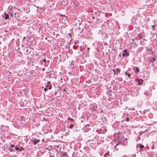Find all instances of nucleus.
<instances>
[{"mask_svg":"<svg viewBox=\"0 0 157 157\" xmlns=\"http://www.w3.org/2000/svg\"><path fill=\"white\" fill-rule=\"evenodd\" d=\"M155 57H154L153 58H150L149 59V61L150 62L153 63L155 60Z\"/></svg>","mask_w":157,"mask_h":157,"instance_id":"10","label":"nucleus"},{"mask_svg":"<svg viewBox=\"0 0 157 157\" xmlns=\"http://www.w3.org/2000/svg\"><path fill=\"white\" fill-rule=\"evenodd\" d=\"M90 108L92 110H96L98 108L97 105L96 103H94L93 104L91 103L90 104Z\"/></svg>","mask_w":157,"mask_h":157,"instance_id":"2","label":"nucleus"},{"mask_svg":"<svg viewBox=\"0 0 157 157\" xmlns=\"http://www.w3.org/2000/svg\"><path fill=\"white\" fill-rule=\"evenodd\" d=\"M46 59L45 58L44 59H43V62L44 63H45L46 62Z\"/></svg>","mask_w":157,"mask_h":157,"instance_id":"33","label":"nucleus"},{"mask_svg":"<svg viewBox=\"0 0 157 157\" xmlns=\"http://www.w3.org/2000/svg\"><path fill=\"white\" fill-rule=\"evenodd\" d=\"M14 147H9L8 148V150L10 152H14L15 151Z\"/></svg>","mask_w":157,"mask_h":157,"instance_id":"14","label":"nucleus"},{"mask_svg":"<svg viewBox=\"0 0 157 157\" xmlns=\"http://www.w3.org/2000/svg\"><path fill=\"white\" fill-rule=\"evenodd\" d=\"M119 144H117L115 145V147H115V148L116 149V148H117V147H117V146L118 145H119Z\"/></svg>","mask_w":157,"mask_h":157,"instance_id":"36","label":"nucleus"},{"mask_svg":"<svg viewBox=\"0 0 157 157\" xmlns=\"http://www.w3.org/2000/svg\"><path fill=\"white\" fill-rule=\"evenodd\" d=\"M75 49H77V48H76V47H75Z\"/></svg>","mask_w":157,"mask_h":157,"instance_id":"50","label":"nucleus"},{"mask_svg":"<svg viewBox=\"0 0 157 157\" xmlns=\"http://www.w3.org/2000/svg\"><path fill=\"white\" fill-rule=\"evenodd\" d=\"M113 71H114V74L116 75V71H115V69L113 70Z\"/></svg>","mask_w":157,"mask_h":157,"instance_id":"35","label":"nucleus"},{"mask_svg":"<svg viewBox=\"0 0 157 157\" xmlns=\"http://www.w3.org/2000/svg\"><path fill=\"white\" fill-rule=\"evenodd\" d=\"M60 80H63V78H60Z\"/></svg>","mask_w":157,"mask_h":157,"instance_id":"46","label":"nucleus"},{"mask_svg":"<svg viewBox=\"0 0 157 157\" xmlns=\"http://www.w3.org/2000/svg\"><path fill=\"white\" fill-rule=\"evenodd\" d=\"M155 25H152V29L153 30H155Z\"/></svg>","mask_w":157,"mask_h":157,"instance_id":"29","label":"nucleus"},{"mask_svg":"<svg viewBox=\"0 0 157 157\" xmlns=\"http://www.w3.org/2000/svg\"><path fill=\"white\" fill-rule=\"evenodd\" d=\"M61 82H63L62 81H61Z\"/></svg>","mask_w":157,"mask_h":157,"instance_id":"52","label":"nucleus"},{"mask_svg":"<svg viewBox=\"0 0 157 157\" xmlns=\"http://www.w3.org/2000/svg\"><path fill=\"white\" fill-rule=\"evenodd\" d=\"M68 120H70L72 121V122L74 123L75 122V120L73 119L70 118V117H69L67 118Z\"/></svg>","mask_w":157,"mask_h":157,"instance_id":"19","label":"nucleus"},{"mask_svg":"<svg viewBox=\"0 0 157 157\" xmlns=\"http://www.w3.org/2000/svg\"><path fill=\"white\" fill-rule=\"evenodd\" d=\"M155 34L156 35V38H157V34H156V33H155Z\"/></svg>","mask_w":157,"mask_h":157,"instance_id":"44","label":"nucleus"},{"mask_svg":"<svg viewBox=\"0 0 157 157\" xmlns=\"http://www.w3.org/2000/svg\"><path fill=\"white\" fill-rule=\"evenodd\" d=\"M22 150H24V149L23 147H21L20 148H19V151H21Z\"/></svg>","mask_w":157,"mask_h":157,"instance_id":"24","label":"nucleus"},{"mask_svg":"<svg viewBox=\"0 0 157 157\" xmlns=\"http://www.w3.org/2000/svg\"><path fill=\"white\" fill-rule=\"evenodd\" d=\"M137 81L138 85L140 86L143 83L144 80L141 79L139 78Z\"/></svg>","mask_w":157,"mask_h":157,"instance_id":"8","label":"nucleus"},{"mask_svg":"<svg viewBox=\"0 0 157 157\" xmlns=\"http://www.w3.org/2000/svg\"><path fill=\"white\" fill-rule=\"evenodd\" d=\"M76 43H77V42H75V44H76Z\"/></svg>","mask_w":157,"mask_h":157,"instance_id":"49","label":"nucleus"},{"mask_svg":"<svg viewBox=\"0 0 157 157\" xmlns=\"http://www.w3.org/2000/svg\"><path fill=\"white\" fill-rule=\"evenodd\" d=\"M14 149L16 150V151H19V147H15V148H14Z\"/></svg>","mask_w":157,"mask_h":157,"instance_id":"25","label":"nucleus"},{"mask_svg":"<svg viewBox=\"0 0 157 157\" xmlns=\"http://www.w3.org/2000/svg\"><path fill=\"white\" fill-rule=\"evenodd\" d=\"M125 120H126V121H129V118L128 117H127Z\"/></svg>","mask_w":157,"mask_h":157,"instance_id":"31","label":"nucleus"},{"mask_svg":"<svg viewBox=\"0 0 157 157\" xmlns=\"http://www.w3.org/2000/svg\"><path fill=\"white\" fill-rule=\"evenodd\" d=\"M133 70H135L136 72H139L140 71L138 67H135L133 69Z\"/></svg>","mask_w":157,"mask_h":157,"instance_id":"12","label":"nucleus"},{"mask_svg":"<svg viewBox=\"0 0 157 157\" xmlns=\"http://www.w3.org/2000/svg\"><path fill=\"white\" fill-rule=\"evenodd\" d=\"M47 89H48L46 88V87H45L44 89V90L46 92L47 91Z\"/></svg>","mask_w":157,"mask_h":157,"instance_id":"32","label":"nucleus"},{"mask_svg":"<svg viewBox=\"0 0 157 157\" xmlns=\"http://www.w3.org/2000/svg\"><path fill=\"white\" fill-rule=\"evenodd\" d=\"M92 18L93 19H95V16H93L92 17Z\"/></svg>","mask_w":157,"mask_h":157,"instance_id":"41","label":"nucleus"},{"mask_svg":"<svg viewBox=\"0 0 157 157\" xmlns=\"http://www.w3.org/2000/svg\"><path fill=\"white\" fill-rule=\"evenodd\" d=\"M136 147L137 148L139 147L140 150L142 151L145 149L144 146L140 144H137Z\"/></svg>","mask_w":157,"mask_h":157,"instance_id":"5","label":"nucleus"},{"mask_svg":"<svg viewBox=\"0 0 157 157\" xmlns=\"http://www.w3.org/2000/svg\"><path fill=\"white\" fill-rule=\"evenodd\" d=\"M47 39V37H46V38H45V39Z\"/></svg>","mask_w":157,"mask_h":157,"instance_id":"51","label":"nucleus"},{"mask_svg":"<svg viewBox=\"0 0 157 157\" xmlns=\"http://www.w3.org/2000/svg\"><path fill=\"white\" fill-rule=\"evenodd\" d=\"M81 123H82L84 121V117L83 116L81 117L80 118H79Z\"/></svg>","mask_w":157,"mask_h":157,"instance_id":"16","label":"nucleus"},{"mask_svg":"<svg viewBox=\"0 0 157 157\" xmlns=\"http://www.w3.org/2000/svg\"><path fill=\"white\" fill-rule=\"evenodd\" d=\"M43 120H46L45 119L44 117L43 118L42 120V121Z\"/></svg>","mask_w":157,"mask_h":157,"instance_id":"38","label":"nucleus"},{"mask_svg":"<svg viewBox=\"0 0 157 157\" xmlns=\"http://www.w3.org/2000/svg\"><path fill=\"white\" fill-rule=\"evenodd\" d=\"M46 157H51V153L49 152L46 155Z\"/></svg>","mask_w":157,"mask_h":157,"instance_id":"20","label":"nucleus"},{"mask_svg":"<svg viewBox=\"0 0 157 157\" xmlns=\"http://www.w3.org/2000/svg\"><path fill=\"white\" fill-rule=\"evenodd\" d=\"M125 56H126V54H125V53H123L122 54V56H123V57H125Z\"/></svg>","mask_w":157,"mask_h":157,"instance_id":"34","label":"nucleus"},{"mask_svg":"<svg viewBox=\"0 0 157 157\" xmlns=\"http://www.w3.org/2000/svg\"><path fill=\"white\" fill-rule=\"evenodd\" d=\"M63 91L64 92H65L66 91V90L65 89H63Z\"/></svg>","mask_w":157,"mask_h":157,"instance_id":"39","label":"nucleus"},{"mask_svg":"<svg viewBox=\"0 0 157 157\" xmlns=\"http://www.w3.org/2000/svg\"><path fill=\"white\" fill-rule=\"evenodd\" d=\"M56 93H57V91H56L54 93V94H55V95H56Z\"/></svg>","mask_w":157,"mask_h":157,"instance_id":"40","label":"nucleus"},{"mask_svg":"<svg viewBox=\"0 0 157 157\" xmlns=\"http://www.w3.org/2000/svg\"><path fill=\"white\" fill-rule=\"evenodd\" d=\"M90 124H87L86 125L83 127V129L85 132H88L90 129Z\"/></svg>","mask_w":157,"mask_h":157,"instance_id":"4","label":"nucleus"},{"mask_svg":"<svg viewBox=\"0 0 157 157\" xmlns=\"http://www.w3.org/2000/svg\"><path fill=\"white\" fill-rule=\"evenodd\" d=\"M77 22H76V24H78L79 25H80L82 22V20L81 18H79L78 19L77 21Z\"/></svg>","mask_w":157,"mask_h":157,"instance_id":"11","label":"nucleus"},{"mask_svg":"<svg viewBox=\"0 0 157 157\" xmlns=\"http://www.w3.org/2000/svg\"><path fill=\"white\" fill-rule=\"evenodd\" d=\"M143 153H142V152H141L140 153V154H139V156L140 157H143V155H142V154Z\"/></svg>","mask_w":157,"mask_h":157,"instance_id":"27","label":"nucleus"},{"mask_svg":"<svg viewBox=\"0 0 157 157\" xmlns=\"http://www.w3.org/2000/svg\"><path fill=\"white\" fill-rule=\"evenodd\" d=\"M101 13V11H98V10L97 11L94 13V15L95 16L97 17L98 16V17H100Z\"/></svg>","mask_w":157,"mask_h":157,"instance_id":"9","label":"nucleus"},{"mask_svg":"<svg viewBox=\"0 0 157 157\" xmlns=\"http://www.w3.org/2000/svg\"><path fill=\"white\" fill-rule=\"evenodd\" d=\"M121 55L120 54H119V56H120V57H121Z\"/></svg>","mask_w":157,"mask_h":157,"instance_id":"45","label":"nucleus"},{"mask_svg":"<svg viewBox=\"0 0 157 157\" xmlns=\"http://www.w3.org/2000/svg\"><path fill=\"white\" fill-rule=\"evenodd\" d=\"M87 49V51L86 52H89V50L90 49V48H88Z\"/></svg>","mask_w":157,"mask_h":157,"instance_id":"37","label":"nucleus"},{"mask_svg":"<svg viewBox=\"0 0 157 157\" xmlns=\"http://www.w3.org/2000/svg\"><path fill=\"white\" fill-rule=\"evenodd\" d=\"M125 75H127L128 78H130L131 76V74L129 73H128L127 72H125L124 73Z\"/></svg>","mask_w":157,"mask_h":157,"instance_id":"18","label":"nucleus"},{"mask_svg":"<svg viewBox=\"0 0 157 157\" xmlns=\"http://www.w3.org/2000/svg\"><path fill=\"white\" fill-rule=\"evenodd\" d=\"M134 43L135 44V45H136V43H135L134 42Z\"/></svg>","mask_w":157,"mask_h":157,"instance_id":"48","label":"nucleus"},{"mask_svg":"<svg viewBox=\"0 0 157 157\" xmlns=\"http://www.w3.org/2000/svg\"><path fill=\"white\" fill-rule=\"evenodd\" d=\"M26 52L28 53H29L31 52V51L29 50V49H28L26 50Z\"/></svg>","mask_w":157,"mask_h":157,"instance_id":"30","label":"nucleus"},{"mask_svg":"<svg viewBox=\"0 0 157 157\" xmlns=\"http://www.w3.org/2000/svg\"><path fill=\"white\" fill-rule=\"evenodd\" d=\"M61 157H68L66 153H62L61 155Z\"/></svg>","mask_w":157,"mask_h":157,"instance_id":"13","label":"nucleus"},{"mask_svg":"<svg viewBox=\"0 0 157 157\" xmlns=\"http://www.w3.org/2000/svg\"><path fill=\"white\" fill-rule=\"evenodd\" d=\"M60 16H65L64 15H62L61 14H60Z\"/></svg>","mask_w":157,"mask_h":157,"instance_id":"43","label":"nucleus"},{"mask_svg":"<svg viewBox=\"0 0 157 157\" xmlns=\"http://www.w3.org/2000/svg\"><path fill=\"white\" fill-rule=\"evenodd\" d=\"M74 125L73 124H71L69 127V128L72 129L74 127Z\"/></svg>","mask_w":157,"mask_h":157,"instance_id":"22","label":"nucleus"},{"mask_svg":"<svg viewBox=\"0 0 157 157\" xmlns=\"http://www.w3.org/2000/svg\"><path fill=\"white\" fill-rule=\"evenodd\" d=\"M46 149H48L49 151L50 150V149H49L48 148H47Z\"/></svg>","mask_w":157,"mask_h":157,"instance_id":"42","label":"nucleus"},{"mask_svg":"<svg viewBox=\"0 0 157 157\" xmlns=\"http://www.w3.org/2000/svg\"><path fill=\"white\" fill-rule=\"evenodd\" d=\"M15 145H13V144H11L10 145V147H14L15 148Z\"/></svg>","mask_w":157,"mask_h":157,"instance_id":"28","label":"nucleus"},{"mask_svg":"<svg viewBox=\"0 0 157 157\" xmlns=\"http://www.w3.org/2000/svg\"><path fill=\"white\" fill-rule=\"evenodd\" d=\"M136 156V154H132L130 155H128V157H135Z\"/></svg>","mask_w":157,"mask_h":157,"instance_id":"21","label":"nucleus"},{"mask_svg":"<svg viewBox=\"0 0 157 157\" xmlns=\"http://www.w3.org/2000/svg\"><path fill=\"white\" fill-rule=\"evenodd\" d=\"M46 85V87L49 90H51L52 88V84H51V82L49 81L46 83V84H45Z\"/></svg>","mask_w":157,"mask_h":157,"instance_id":"3","label":"nucleus"},{"mask_svg":"<svg viewBox=\"0 0 157 157\" xmlns=\"http://www.w3.org/2000/svg\"><path fill=\"white\" fill-rule=\"evenodd\" d=\"M124 53L126 54V56H129V53L127 52V51L126 49H124Z\"/></svg>","mask_w":157,"mask_h":157,"instance_id":"15","label":"nucleus"},{"mask_svg":"<svg viewBox=\"0 0 157 157\" xmlns=\"http://www.w3.org/2000/svg\"><path fill=\"white\" fill-rule=\"evenodd\" d=\"M9 13L11 17H15V19H17L18 17L20 16V10L19 9L15 8V6L10 5L8 8Z\"/></svg>","mask_w":157,"mask_h":157,"instance_id":"1","label":"nucleus"},{"mask_svg":"<svg viewBox=\"0 0 157 157\" xmlns=\"http://www.w3.org/2000/svg\"><path fill=\"white\" fill-rule=\"evenodd\" d=\"M40 141V139L35 138L34 139H33V142L34 145H36L37 143H39Z\"/></svg>","mask_w":157,"mask_h":157,"instance_id":"7","label":"nucleus"},{"mask_svg":"<svg viewBox=\"0 0 157 157\" xmlns=\"http://www.w3.org/2000/svg\"><path fill=\"white\" fill-rule=\"evenodd\" d=\"M121 71V69L119 68H117L116 70V75H117L118 73H119Z\"/></svg>","mask_w":157,"mask_h":157,"instance_id":"17","label":"nucleus"},{"mask_svg":"<svg viewBox=\"0 0 157 157\" xmlns=\"http://www.w3.org/2000/svg\"><path fill=\"white\" fill-rule=\"evenodd\" d=\"M9 12L8 13H7L6 12H5L4 13V15H3V17L5 19H9Z\"/></svg>","mask_w":157,"mask_h":157,"instance_id":"6","label":"nucleus"},{"mask_svg":"<svg viewBox=\"0 0 157 157\" xmlns=\"http://www.w3.org/2000/svg\"><path fill=\"white\" fill-rule=\"evenodd\" d=\"M42 70H43V71H44L45 70V69H44V68H43L42 69Z\"/></svg>","mask_w":157,"mask_h":157,"instance_id":"47","label":"nucleus"},{"mask_svg":"<svg viewBox=\"0 0 157 157\" xmlns=\"http://www.w3.org/2000/svg\"><path fill=\"white\" fill-rule=\"evenodd\" d=\"M140 140V137L139 136H137V137H136V141H137L138 140Z\"/></svg>","mask_w":157,"mask_h":157,"instance_id":"26","label":"nucleus"},{"mask_svg":"<svg viewBox=\"0 0 157 157\" xmlns=\"http://www.w3.org/2000/svg\"><path fill=\"white\" fill-rule=\"evenodd\" d=\"M103 35H104V36H105L104 37V38L105 39H107L108 37V35H107L105 33H103Z\"/></svg>","mask_w":157,"mask_h":157,"instance_id":"23","label":"nucleus"}]
</instances>
